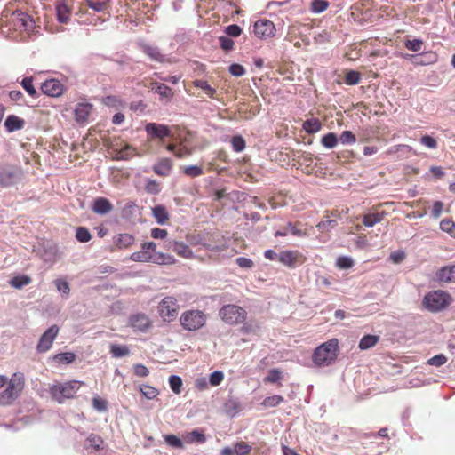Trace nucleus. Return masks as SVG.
<instances>
[{
	"label": "nucleus",
	"instance_id": "obj_58",
	"mask_svg": "<svg viewBox=\"0 0 455 455\" xmlns=\"http://www.w3.org/2000/svg\"><path fill=\"white\" fill-rule=\"evenodd\" d=\"M337 226V220H325L320 221L316 227L318 229L322 232L329 231L331 228H333Z\"/></svg>",
	"mask_w": 455,
	"mask_h": 455
},
{
	"label": "nucleus",
	"instance_id": "obj_18",
	"mask_svg": "<svg viewBox=\"0 0 455 455\" xmlns=\"http://www.w3.org/2000/svg\"><path fill=\"white\" fill-rule=\"evenodd\" d=\"M172 166L173 164L170 158H161L153 165V171L158 176L167 177L170 175Z\"/></svg>",
	"mask_w": 455,
	"mask_h": 455
},
{
	"label": "nucleus",
	"instance_id": "obj_53",
	"mask_svg": "<svg viewBox=\"0 0 455 455\" xmlns=\"http://www.w3.org/2000/svg\"><path fill=\"white\" fill-rule=\"evenodd\" d=\"M231 144H232L233 149L235 152H241L245 148V140L240 135L234 136L231 140Z\"/></svg>",
	"mask_w": 455,
	"mask_h": 455
},
{
	"label": "nucleus",
	"instance_id": "obj_20",
	"mask_svg": "<svg viewBox=\"0 0 455 455\" xmlns=\"http://www.w3.org/2000/svg\"><path fill=\"white\" fill-rule=\"evenodd\" d=\"M168 248L186 259L191 258L193 254L189 246L181 242L171 241L168 243Z\"/></svg>",
	"mask_w": 455,
	"mask_h": 455
},
{
	"label": "nucleus",
	"instance_id": "obj_21",
	"mask_svg": "<svg viewBox=\"0 0 455 455\" xmlns=\"http://www.w3.org/2000/svg\"><path fill=\"white\" fill-rule=\"evenodd\" d=\"M152 90L160 96L161 100L170 101L174 93L169 86L164 84L152 83Z\"/></svg>",
	"mask_w": 455,
	"mask_h": 455
},
{
	"label": "nucleus",
	"instance_id": "obj_8",
	"mask_svg": "<svg viewBox=\"0 0 455 455\" xmlns=\"http://www.w3.org/2000/svg\"><path fill=\"white\" fill-rule=\"evenodd\" d=\"M159 315L164 322H172L176 319L180 306L173 296L164 297L157 307Z\"/></svg>",
	"mask_w": 455,
	"mask_h": 455
},
{
	"label": "nucleus",
	"instance_id": "obj_17",
	"mask_svg": "<svg viewBox=\"0 0 455 455\" xmlns=\"http://www.w3.org/2000/svg\"><path fill=\"white\" fill-rule=\"evenodd\" d=\"M385 215L386 212L384 211H379L373 208L370 212L362 216V222L363 226L371 228L377 223L381 222L384 220Z\"/></svg>",
	"mask_w": 455,
	"mask_h": 455
},
{
	"label": "nucleus",
	"instance_id": "obj_52",
	"mask_svg": "<svg viewBox=\"0 0 455 455\" xmlns=\"http://www.w3.org/2000/svg\"><path fill=\"white\" fill-rule=\"evenodd\" d=\"M31 278L27 275L16 276L11 281V284L18 289L22 288L25 285L29 284Z\"/></svg>",
	"mask_w": 455,
	"mask_h": 455
},
{
	"label": "nucleus",
	"instance_id": "obj_19",
	"mask_svg": "<svg viewBox=\"0 0 455 455\" xmlns=\"http://www.w3.org/2000/svg\"><path fill=\"white\" fill-rule=\"evenodd\" d=\"M113 209V204L111 202L105 197H98L94 200L93 204L92 206V210L100 215H105L111 212Z\"/></svg>",
	"mask_w": 455,
	"mask_h": 455
},
{
	"label": "nucleus",
	"instance_id": "obj_5",
	"mask_svg": "<svg viewBox=\"0 0 455 455\" xmlns=\"http://www.w3.org/2000/svg\"><path fill=\"white\" fill-rule=\"evenodd\" d=\"M207 321V316L204 311L198 309H190L184 311L180 317V323L186 331H196L203 328Z\"/></svg>",
	"mask_w": 455,
	"mask_h": 455
},
{
	"label": "nucleus",
	"instance_id": "obj_7",
	"mask_svg": "<svg viewBox=\"0 0 455 455\" xmlns=\"http://www.w3.org/2000/svg\"><path fill=\"white\" fill-rule=\"evenodd\" d=\"M220 317L223 322L229 325H236L245 321L247 317L246 310L234 304L223 306L219 312Z\"/></svg>",
	"mask_w": 455,
	"mask_h": 455
},
{
	"label": "nucleus",
	"instance_id": "obj_47",
	"mask_svg": "<svg viewBox=\"0 0 455 455\" xmlns=\"http://www.w3.org/2000/svg\"><path fill=\"white\" fill-rule=\"evenodd\" d=\"M85 4L97 12H103L107 8V3L100 0H85Z\"/></svg>",
	"mask_w": 455,
	"mask_h": 455
},
{
	"label": "nucleus",
	"instance_id": "obj_40",
	"mask_svg": "<svg viewBox=\"0 0 455 455\" xmlns=\"http://www.w3.org/2000/svg\"><path fill=\"white\" fill-rule=\"evenodd\" d=\"M234 449L235 455H249L252 450L251 446L243 441L235 443Z\"/></svg>",
	"mask_w": 455,
	"mask_h": 455
},
{
	"label": "nucleus",
	"instance_id": "obj_61",
	"mask_svg": "<svg viewBox=\"0 0 455 455\" xmlns=\"http://www.w3.org/2000/svg\"><path fill=\"white\" fill-rule=\"evenodd\" d=\"M55 285L57 290L63 294L68 295L70 292L69 283L62 279H56Z\"/></svg>",
	"mask_w": 455,
	"mask_h": 455
},
{
	"label": "nucleus",
	"instance_id": "obj_41",
	"mask_svg": "<svg viewBox=\"0 0 455 455\" xmlns=\"http://www.w3.org/2000/svg\"><path fill=\"white\" fill-rule=\"evenodd\" d=\"M345 83L348 85H355L361 81V74L358 71L350 70L345 75Z\"/></svg>",
	"mask_w": 455,
	"mask_h": 455
},
{
	"label": "nucleus",
	"instance_id": "obj_35",
	"mask_svg": "<svg viewBox=\"0 0 455 455\" xmlns=\"http://www.w3.org/2000/svg\"><path fill=\"white\" fill-rule=\"evenodd\" d=\"M283 401H284V398L282 395H275L266 397L263 400V402L261 403V405L265 408H272V407H276Z\"/></svg>",
	"mask_w": 455,
	"mask_h": 455
},
{
	"label": "nucleus",
	"instance_id": "obj_49",
	"mask_svg": "<svg viewBox=\"0 0 455 455\" xmlns=\"http://www.w3.org/2000/svg\"><path fill=\"white\" fill-rule=\"evenodd\" d=\"M440 228L455 237V223L450 220H443L440 222Z\"/></svg>",
	"mask_w": 455,
	"mask_h": 455
},
{
	"label": "nucleus",
	"instance_id": "obj_51",
	"mask_svg": "<svg viewBox=\"0 0 455 455\" xmlns=\"http://www.w3.org/2000/svg\"><path fill=\"white\" fill-rule=\"evenodd\" d=\"M423 44L421 39L406 40L404 43L405 47L411 52L421 51Z\"/></svg>",
	"mask_w": 455,
	"mask_h": 455
},
{
	"label": "nucleus",
	"instance_id": "obj_34",
	"mask_svg": "<svg viewBox=\"0 0 455 455\" xmlns=\"http://www.w3.org/2000/svg\"><path fill=\"white\" fill-rule=\"evenodd\" d=\"M15 174L9 170H0V186L8 187L13 184Z\"/></svg>",
	"mask_w": 455,
	"mask_h": 455
},
{
	"label": "nucleus",
	"instance_id": "obj_22",
	"mask_svg": "<svg viewBox=\"0 0 455 455\" xmlns=\"http://www.w3.org/2000/svg\"><path fill=\"white\" fill-rule=\"evenodd\" d=\"M135 238L130 234H119L114 237V246L116 249H126L134 243Z\"/></svg>",
	"mask_w": 455,
	"mask_h": 455
},
{
	"label": "nucleus",
	"instance_id": "obj_38",
	"mask_svg": "<svg viewBox=\"0 0 455 455\" xmlns=\"http://www.w3.org/2000/svg\"><path fill=\"white\" fill-rule=\"evenodd\" d=\"M21 85L29 96L35 98L37 96V92L33 85V77L27 76L21 81Z\"/></svg>",
	"mask_w": 455,
	"mask_h": 455
},
{
	"label": "nucleus",
	"instance_id": "obj_13",
	"mask_svg": "<svg viewBox=\"0 0 455 455\" xmlns=\"http://www.w3.org/2000/svg\"><path fill=\"white\" fill-rule=\"evenodd\" d=\"M253 32L259 38H269L275 35V27L274 23L268 20H259L254 23Z\"/></svg>",
	"mask_w": 455,
	"mask_h": 455
},
{
	"label": "nucleus",
	"instance_id": "obj_10",
	"mask_svg": "<svg viewBox=\"0 0 455 455\" xmlns=\"http://www.w3.org/2000/svg\"><path fill=\"white\" fill-rule=\"evenodd\" d=\"M306 259V256L297 250H285L278 254V260L290 268L304 264Z\"/></svg>",
	"mask_w": 455,
	"mask_h": 455
},
{
	"label": "nucleus",
	"instance_id": "obj_27",
	"mask_svg": "<svg viewBox=\"0 0 455 455\" xmlns=\"http://www.w3.org/2000/svg\"><path fill=\"white\" fill-rule=\"evenodd\" d=\"M438 280L444 283H455V266L444 267L437 273Z\"/></svg>",
	"mask_w": 455,
	"mask_h": 455
},
{
	"label": "nucleus",
	"instance_id": "obj_44",
	"mask_svg": "<svg viewBox=\"0 0 455 455\" xmlns=\"http://www.w3.org/2000/svg\"><path fill=\"white\" fill-rule=\"evenodd\" d=\"M58 20L61 23H67L69 19V10L65 4L57 6Z\"/></svg>",
	"mask_w": 455,
	"mask_h": 455
},
{
	"label": "nucleus",
	"instance_id": "obj_24",
	"mask_svg": "<svg viewBox=\"0 0 455 455\" xmlns=\"http://www.w3.org/2000/svg\"><path fill=\"white\" fill-rule=\"evenodd\" d=\"M24 125L25 121L15 115L8 116L4 122V126L9 132L20 130Z\"/></svg>",
	"mask_w": 455,
	"mask_h": 455
},
{
	"label": "nucleus",
	"instance_id": "obj_26",
	"mask_svg": "<svg viewBox=\"0 0 455 455\" xmlns=\"http://www.w3.org/2000/svg\"><path fill=\"white\" fill-rule=\"evenodd\" d=\"M152 215L160 225L167 223L170 219V215L164 205H156L153 207Z\"/></svg>",
	"mask_w": 455,
	"mask_h": 455
},
{
	"label": "nucleus",
	"instance_id": "obj_15",
	"mask_svg": "<svg viewBox=\"0 0 455 455\" xmlns=\"http://www.w3.org/2000/svg\"><path fill=\"white\" fill-rule=\"evenodd\" d=\"M42 92L51 97H59L64 92L63 84L57 79H48L41 85Z\"/></svg>",
	"mask_w": 455,
	"mask_h": 455
},
{
	"label": "nucleus",
	"instance_id": "obj_14",
	"mask_svg": "<svg viewBox=\"0 0 455 455\" xmlns=\"http://www.w3.org/2000/svg\"><path fill=\"white\" fill-rule=\"evenodd\" d=\"M145 131L150 140H163L171 136V131L165 124L148 123L145 126Z\"/></svg>",
	"mask_w": 455,
	"mask_h": 455
},
{
	"label": "nucleus",
	"instance_id": "obj_42",
	"mask_svg": "<svg viewBox=\"0 0 455 455\" xmlns=\"http://www.w3.org/2000/svg\"><path fill=\"white\" fill-rule=\"evenodd\" d=\"M283 372L278 369H271L268 371V375L264 378L265 383H276L283 379Z\"/></svg>",
	"mask_w": 455,
	"mask_h": 455
},
{
	"label": "nucleus",
	"instance_id": "obj_2",
	"mask_svg": "<svg viewBox=\"0 0 455 455\" xmlns=\"http://www.w3.org/2000/svg\"><path fill=\"white\" fill-rule=\"evenodd\" d=\"M12 4H9L3 11V16L8 18L13 28L20 32H30L35 28L34 19L25 12L12 10Z\"/></svg>",
	"mask_w": 455,
	"mask_h": 455
},
{
	"label": "nucleus",
	"instance_id": "obj_46",
	"mask_svg": "<svg viewBox=\"0 0 455 455\" xmlns=\"http://www.w3.org/2000/svg\"><path fill=\"white\" fill-rule=\"evenodd\" d=\"M140 390L147 399H154L159 394V391L156 387L148 385H141Z\"/></svg>",
	"mask_w": 455,
	"mask_h": 455
},
{
	"label": "nucleus",
	"instance_id": "obj_50",
	"mask_svg": "<svg viewBox=\"0 0 455 455\" xmlns=\"http://www.w3.org/2000/svg\"><path fill=\"white\" fill-rule=\"evenodd\" d=\"M169 385L175 394H180L182 386L181 378L179 376L172 375L169 378Z\"/></svg>",
	"mask_w": 455,
	"mask_h": 455
},
{
	"label": "nucleus",
	"instance_id": "obj_62",
	"mask_svg": "<svg viewBox=\"0 0 455 455\" xmlns=\"http://www.w3.org/2000/svg\"><path fill=\"white\" fill-rule=\"evenodd\" d=\"M224 379V374L220 371H213L209 378L212 386H219Z\"/></svg>",
	"mask_w": 455,
	"mask_h": 455
},
{
	"label": "nucleus",
	"instance_id": "obj_33",
	"mask_svg": "<svg viewBox=\"0 0 455 455\" xmlns=\"http://www.w3.org/2000/svg\"><path fill=\"white\" fill-rule=\"evenodd\" d=\"M110 354L112 355L113 357L116 358L123 357L130 354V349L125 345L111 344Z\"/></svg>",
	"mask_w": 455,
	"mask_h": 455
},
{
	"label": "nucleus",
	"instance_id": "obj_39",
	"mask_svg": "<svg viewBox=\"0 0 455 455\" xmlns=\"http://www.w3.org/2000/svg\"><path fill=\"white\" fill-rule=\"evenodd\" d=\"M338 140L335 133L329 132L322 138L321 143L327 148H333L338 144Z\"/></svg>",
	"mask_w": 455,
	"mask_h": 455
},
{
	"label": "nucleus",
	"instance_id": "obj_28",
	"mask_svg": "<svg viewBox=\"0 0 455 455\" xmlns=\"http://www.w3.org/2000/svg\"><path fill=\"white\" fill-rule=\"evenodd\" d=\"M379 340V336L378 335H364L359 341L358 347L361 350H366L372 347H374Z\"/></svg>",
	"mask_w": 455,
	"mask_h": 455
},
{
	"label": "nucleus",
	"instance_id": "obj_23",
	"mask_svg": "<svg viewBox=\"0 0 455 455\" xmlns=\"http://www.w3.org/2000/svg\"><path fill=\"white\" fill-rule=\"evenodd\" d=\"M140 49L147 56L150 58V60L161 63L164 61V56L161 53L157 47L148 44H141Z\"/></svg>",
	"mask_w": 455,
	"mask_h": 455
},
{
	"label": "nucleus",
	"instance_id": "obj_32",
	"mask_svg": "<svg viewBox=\"0 0 455 455\" xmlns=\"http://www.w3.org/2000/svg\"><path fill=\"white\" fill-rule=\"evenodd\" d=\"M411 57L415 58L417 60L415 63L419 65L429 64L435 62L436 60L435 54L432 52H425L419 55H411Z\"/></svg>",
	"mask_w": 455,
	"mask_h": 455
},
{
	"label": "nucleus",
	"instance_id": "obj_57",
	"mask_svg": "<svg viewBox=\"0 0 455 455\" xmlns=\"http://www.w3.org/2000/svg\"><path fill=\"white\" fill-rule=\"evenodd\" d=\"M145 189L148 193L156 195L158 194L161 190L160 184L154 180H148L146 182Z\"/></svg>",
	"mask_w": 455,
	"mask_h": 455
},
{
	"label": "nucleus",
	"instance_id": "obj_37",
	"mask_svg": "<svg viewBox=\"0 0 455 455\" xmlns=\"http://www.w3.org/2000/svg\"><path fill=\"white\" fill-rule=\"evenodd\" d=\"M136 154V149L130 145H125L117 154L116 159L129 160Z\"/></svg>",
	"mask_w": 455,
	"mask_h": 455
},
{
	"label": "nucleus",
	"instance_id": "obj_54",
	"mask_svg": "<svg viewBox=\"0 0 455 455\" xmlns=\"http://www.w3.org/2000/svg\"><path fill=\"white\" fill-rule=\"evenodd\" d=\"M339 140L342 144H354L356 141L355 135L351 131H343Z\"/></svg>",
	"mask_w": 455,
	"mask_h": 455
},
{
	"label": "nucleus",
	"instance_id": "obj_9",
	"mask_svg": "<svg viewBox=\"0 0 455 455\" xmlns=\"http://www.w3.org/2000/svg\"><path fill=\"white\" fill-rule=\"evenodd\" d=\"M131 259L136 262H153L156 264H171L174 259L172 257L162 253L154 254L148 250L142 249L140 251L133 252Z\"/></svg>",
	"mask_w": 455,
	"mask_h": 455
},
{
	"label": "nucleus",
	"instance_id": "obj_48",
	"mask_svg": "<svg viewBox=\"0 0 455 455\" xmlns=\"http://www.w3.org/2000/svg\"><path fill=\"white\" fill-rule=\"evenodd\" d=\"M329 6V3L326 0H313L311 2V11L315 13L325 11Z\"/></svg>",
	"mask_w": 455,
	"mask_h": 455
},
{
	"label": "nucleus",
	"instance_id": "obj_43",
	"mask_svg": "<svg viewBox=\"0 0 455 455\" xmlns=\"http://www.w3.org/2000/svg\"><path fill=\"white\" fill-rule=\"evenodd\" d=\"M76 238L80 243H87L92 239V235L84 227H78L76 231Z\"/></svg>",
	"mask_w": 455,
	"mask_h": 455
},
{
	"label": "nucleus",
	"instance_id": "obj_31",
	"mask_svg": "<svg viewBox=\"0 0 455 455\" xmlns=\"http://www.w3.org/2000/svg\"><path fill=\"white\" fill-rule=\"evenodd\" d=\"M194 87L202 89L205 94L212 99H215L216 90L212 88L205 80H195L192 82Z\"/></svg>",
	"mask_w": 455,
	"mask_h": 455
},
{
	"label": "nucleus",
	"instance_id": "obj_1",
	"mask_svg": "<svg viewBox=\"0 0 455 455\" xmlns=\"http://www.w3.org/2000/svg\"><path fill=\"white\" fill-rule=\"evenodd\" d=\"M25 387L24 374L15 372L7 380L6 387L0 392V405L12 404L21 394Z\"/></svg>",
	"mask_w": 455,
	"mask_h": 455
},
{
	"label": "nucleus",
	"instance_id": "obj_4",
	"mask_svg": "<svg viewBox=\"0 0 455 455\" xmlns=\"http://www.w3.org/2000/svg\"><path fill=\"white\" fill-rule=\"evenodd\" d=\"M83 384L77 380L57 382L50 387L49 392L54 401L63 403L67 399L73 398Z\"/></svg>",
	"mask_w": 455,
	"mask_h": 455
},
{
	"label": "nucleus",
	"instance_id": "obj_16",
	"mask_svg": "<svg viewBox=\"0 0 455 455\" xmlns=\"http://www.w3.org/2000/svg\"><path fill=\"white\" fill-rule=\"evenodd\" d=\"M129 324L135 331H146L151 327V321L145 314H136L130 317Z\"/></svg>",
	"mask_w": 455,
	"mask_h": 455
},
{
	"label": "nucleus",
	"instance_id": "obj_29",
	"mask_svg": "<svg viewBox=\"0 0 455 455\" xmlns=\"http://www.w3.org/2000/svg\"><path fill=\"white\" fill-rule=\"evenodd\" d=\"M86 448H91L95 451H99L102 449L104 441L99 435L96 434H91L88 435V437L85 440Z\"/></svg>",
	"mask_w": 455,
	"mask_h": 455
},
{
	"label": "nucleus",
	"instance_id": "obj_45",
	"mask_svg": "<svg viewBox=\"0 0 455 455\" xmlns=\"http://www.w3.org/2000/svg\"><path fill=\"white\" fill-rule=\"evenodd\" d=\"M183 173L188 177L196 178L201 176L204 172L201 166L188 165L183 168Z\"/></svg>",
	"mask_w": 455,
	"mask_h": 455
},
{
	"label": "nucleus",
	"instance_id": "obj_64",
	"mask_svg": "<svg viewBox=\"0 0 455 455\" xmlns=\"http://www.w3.org/2000/svg\"><path fill=\"white\" fill-rule=\"evenodd\" d=\"M220 47L225 51H230L233 49L235 43L228 36H220L219 37Z\"/></svg>",
	"mask_w": 455,
	"mask_h": 455
},
{
	"label": "nucleus",
	"instance_id": "obj_56",
	"mask_svg": "<svg viewBox=\"0 0 455 455\" xmlns=\"http://www.w3.org/2000/svg\"><path fill=\"white\" fill-rule=\"evenodd\" d=\"M92 406L98 411H106L108 409V402L100 396H96L92 399Z\"/></svg>",
	"mask_w": 455,
	"mask_h": 455
},
{
	"label": "nucleus",
	"instance_id": "obj_36",
	"mask_svg": "<svg viewBox=\"0 0 455 455\" xmlns=\"http://www.w3.org/2000/svg\"><path fill=\"white\" fill-rule=\"evenodd\" d=\"M76 359V355L72 352H65V353H60V354H57L54 355V360L58 363H61V364H68V363H73Z\"/></svg>",
	"mask_w": 455,
	"mask_h": 455
},
{
	"label": "nucleus",
	"instance_id": "obj_25",
	"mask_svg": "<svg viewBox=\"0 0 455 455\" xmlns=\"http://www.w3.org/2000/svg\"><path fill=\"white\" fill-rule=\"evenodd\" d=\"M92 106L89 103H79L75 108V118L77 122L87 120Z\"/></svg>",
	"mask_w": 455,
	"mask_h": 455
},
{
	"label": "nucleus",
	"instance_id": "obj_12",
	"mask_svg": "<svg viewBox=\"0 0 455 455\" xmlns=\"http://www.w3.org/2000/svg\"><path fill=\"white\" fill-rule=\"evenodd\" d=\"M59 327L55 324L48 328L39 339V342L36 347L37 351L40 353H44L48 351L52 347V342L57 337Z\"/></svg>",
	"mask_w": 455,
	"mask_h": 455
},
{
	"label": "nucleus",
	"instance_id": "obj_59",
	"mask_svg": "<svg viewBox=\"0 0 455 455\" xmlns=\"http://www.w3.org/2000/svg\"><path fill=\"white\" fill-rule=\"evenodd\" d=\"M447 362V357L443 355H437L428 359L427 363L432 366L440 367Z\"/></svg>",
	"mask_w": 455,
	"mask_h": 455
},
{
	"label": "nucleus",
	"instance_id": "obj_6",
	"mask_svg": "<svg viewBox=\"0 0 455 455\" xmlns=\"http://www.w3.org/2000/svg\"><path fill=\"white\" fill-rule=\"evenodd\" d=\"M451 302V296L443 291H433L425 295L422 304L430 312L446 308Z\"/></svg>",
	"mask_w": 455,
	"mask_h": 455
},
{
	"label": "nucleus",
	"instance_id": "obj_55",
	"mask_svg": "<svg viewBox=\"0 0 455 455\" xmlns=\"http://www.w3.org/2000/svg\"><path fill=\"white\" fill-rule=\"evenodd\" d=\"M354 261L350 257L340 256L337 259V267L340 269H348L353 267Z\"/></svg>",
	"mask_w": 455,
	"mask_h": 455
},
{
	"label": "nucleus",
	"instance_id": "obj_3",
	"mask_svg": "<svg viewBox=\"0 0 455 455\" xmlns=\"http://www.w3.org/2000/svg\"><path fill=\"white\" fill-rule=\"evenodd\" d=\"M339 351V341L331 339L315 348L313 354V362L318 366L331 364L337 358Z\"/></svg>",
	"mask_w": 455,
	"mask_h": 455
},
{
	"label": "nucleus",
	"instance_id": "obj_60",
	"mask_svg": "<svg viewBox=\"0 0 455 455\" xmlns=\"http://www.w3.org/2000/svg\"><path fill=\"white\" fill-rule=\"evenodd\" d=\"M164 441L171 446L175 448H182L183 443L182 441L174 435H167L164 436Z\"/></svg>",
	"mask_w": 455,
	"mask_h": 455
},
{
	"label": "nucleus",
	"instance_id": "obj_30",
	"mask_svg": "<svg viewBox=\"0 0 455 455\" xmlns=\"http://www.w3.org/2000/svg\"><path fill=\"white\" fill-rule=\"evenodd\" d=\"M302 127L306 132L313 134L322 129V124L317 118H312L306 120L303 123Z\"/></svg>",
	"mask_w": 455,
	"mask_h": 455
},
{
	"label": "nucleus",
	"instance_id": "obj_11",
	"mask_svg": "<svg viewBox=\"0 0 455 455\" xmlns=\"http://www.w3.org/2000/svg\"><path fill=\"white\" fill-rule=\"evenodd\" d=\"M304 226L305 225L299 221L288 222L286 226L275 233V236H287L288 235L298 237L308 236L307 229L304 228Z\"/></svg>",
	"mask_w": 455,
	"mask_h": 455
},
{
	"label": "nucleus",
	"instance_id": "obj_63",
	"mask_svg": "<svg viewBox=\"0 0 455 455\" xmlns=\"http://www.w3.org/2000/svg\"><path fill=\"white\" fill-rule=\"evenodd\" d=\"M103 103L108 107H118L123 104L122 100L114 95L107 96L103 99Z\"/></svg>",
	"mask_w": 455,
	"mask_h": 455
}]
</instances>
